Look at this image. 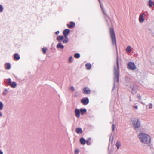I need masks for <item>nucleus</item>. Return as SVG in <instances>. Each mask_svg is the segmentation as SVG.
<instances>
[{
	"mask_svg": "<svg viewBox=\"0 0 154 154\" xmlns=\"http://www.w3.org/2000/svg\"><path fill=\"white\" fill-rule=\"evenodd\" d=\"M79 152V150L78 149H75L74 151V153L75 154H78Z\"/></svg>",
	"mask_w": 154,
	"mask_h": 154,
	"instance_id": "c756f323",
	"label": "nucleus"
},
{
	"mask_svg": "<svg viewBox=\"0 0 154 154\" xmlns=\"http://www.w3.org/2000/svg\"><path fill=\"white\" fill-rule=\"evenodd\" d=\"M81 101L83 105H86L89 103V100L88 98H85L82 99Z\"/></svg>",
	"mask_w": 154,
	"mask_h": 154,
	"instance_id": "1a4fd4ad",
	"label": "nucleus"
},
{
	"mask_svg": "<svg viewBox=\"0 0 154 154\" xmlns=\"http://www.w3.org/2000/svg\"><path fill=\"white\" fill-rule=\"evenodd\" d=\"M128 68L131 70H134L136 69V66L135 64L131 62L128 63Z\"/></svg>",
	"mask_w": 154,
	"mask_h": 154,
	"instance_id": "0eeeda50",
	"label": "nucleus"
},
{
	"mask_svg": "<svg viewBox=\"0 0 154 154\" xmlns=\"http://www.w3.org/2000/svg\"><path fill=\"white\" fill-rule=\"evenodd\" d=\"M132 48V47L130 45L128 46L126 48V52L128 53H129L131 51Z\"/></svg>",
	"mask_w": 154,
	"mask_h": 154,
	"instance_id": "9b49d317",
	"label": "nucleus"
},
{
	"mask_svg": "<svg viewBox=\"0 0 154 154\" xmlns=\"http://www.w3.org/2000/svg\"><path fill=\"white\" fill-rule=\"evenodd\" d=\"M46 48H42V50L44 53H45L46 52Z\"/></svg>",
	"mask_w": 154,
	"mask_h": 154,
	"instance_id": "473e14b6",
	"label": "nucleus"
},
{
	"mask_svg": "<svg viewBox=\"0 0 154 154\" xmlns=\"http://www.w3.org/2000/svg\"><path fill=\"white\" fill-rule=\"evenodd\" d=\"M57 48H60L61 49H63L64 48V46L61 43L59 42L57 45Z\"/></svg>",
	"mask_w": 154,
	"mask_h": 154,
	"instance_id": "4468645a",
	"label": "nucleus"
},
{
	"mask_svg": "<svg viewBox=\"0 0 154 154\" xmlns=\"http://www.w3.org/2000/svg\"><path fill=\"white\" fill-rule=\"evenodd\" d=\"M14 58L16 60H19L20 58L19 55L17 53H16L14 54Z\"/></svg>",
	"mask_w": 154,
	"mask_h": 154,
	"instance_id": "a211bd4d",
	"label": "nucleus"
},
{
	"mask_svg": "<svg viewBox=\"0 0 154 154\" xmlns=\"http://www.w3.org/2000/svg\"><path fill=\"white\" fill-rule=\"evenodd\" d=\"M70 30L68 29H65L63 32V34L64 36L65 39L63 40V43H66L68 42V38L67 37L68 34L70 32Z\"/></svg>",
	"mask_w": 154,
	"mask_h": 154,
	"instance_id": "423d86ee",
	"label": "nucleus"
},
{
	"mask_svg": "<svg viewBox=\"0 0 154 154\" xmlns=\"http://www.w3.org/2000/svg\"><path fill=\"white\" fill-rule=\"evenodd\" d=\"M80 142L82 144L84 145L85 144L86 140L83 138H81L80 139Z\"/></svg>",
	"mask_w": 154,
	"mask_h": 154,
	"instance_id": "f3484780",
	"label": "nucleus"
},
{
	"mask_svg": "<svg viewBox=\"0 0 154 154\" xmlns=\"http://www.w3.org/2000/svg\"><path fill=\"white\" fill-rule=\"evenodd\" d=\"M80 56V54L79 53H76L74 54V57L76 58H79Z\"/></svg>",
	"mask_w": 154,
	"mask_h": 154,
	"instance_id": "bb28decb",
	"label": "nucleus"
},
{
	"mask_svg": "<svg viewBox=\"0 0 154 154\" xmlns=\"http://www.w3.org/2000/svg\"><path fill=\"white\" fill-rule=\"evenodd\" d=\"M64 36H57V39L59 42H60L62 40H64Z\"/></svg>",
	"mask_w": 154,
	"mask_h": 154,
	"instance_id": "2eb2a0df",
	"label": "nucleus"
},
{
	"mask_svg": "<svg viewBox=\"0 0 154 154\" xmlns=\"http://www.w3.org/2000/svg\"><path fill=\"white\" fill-rule=\"evenodd\" d=\"M60 33V32L58 31H57L56 32V34L57 35L58 34H59Z\"/></svg>",
	"mask_w": 154,
	"mask_h": 154,
	"instance_id": "4c0bfd02",
	"label": "nucleus"
},
{
	"mask_svg": "<svg viewBox=\"0 0 154 154\" xmlns=\"http://www.w3.org/2000/svg\"><path fill=\"white\" fill-rule=\"evenodd\" d=\"M86 66L87 69L88 70L90 69L91 67V65L90 64H86Z\"/></svg>",
	"mask_w": 154,
	"mask_h": 154,
	"instance_id": "393cba45",
	"label": "nucleus"
},
{
	"mask_svg": "<svg viewBox=\"0 0 154 154\" xmlns=\"http://www.w3.org/2000/svg\"><path fill=\"white\" fill-rule=\"evenodd\" d=\"M116 125L114 124L112 125V129L113 131H114L115 129Z\"/></svg>",
	"mask_w": 154,
	"mask_h": 154,
	"instance_id": "72a5a7b5",
	"label": "nucleus"
},
{
	"mask_svg": "<svg viewBox=\"0 0 154 154\" xmlns=\"http://www.w3.org/2000/svg\"><path fill=\"white\" fill-rule=\"evenodd\" d=\"M76 132L78 134H81L83 132V130L81 128H77L75 130Z\"/></svg>",
	"mask_w": 154,
	"mask_h": 154,
	"instance_id": "ddd939ff",
	"label": "nucleus"
},
{
	"mask_svg": "<svg viewBox=\"0 0 154 154\" xmlns=\"http://www.w3.org/2000/svg\"><path fill=\"white\" fill-rule=\"evenodd\" d=\"M116 145L117 149H119L121 146V144L120 142H117Z\"/></svg>",
	"mask_w": 154,
	"mask_h": 154,
	"instance_id": "412c9836",
	"label": "nucleus"
},
{
	"mask_svg": "<svg viewBox=\"0 0 154 154\" xmlns=\"http://www.w3.org/2000/svg\"><path fill=\"white\" fill-rule=\"evenodd\" d=\"M147 78L145 76H141L139 79V82L140 83L142 86L145 87L147 84Z\"/></svg>",
	"mask_w": 154,
	"mask_h": 154,
	"instance_id": "7ed1b4c3",
	"label": "nucleus"
},
{
	"mask_svg": "<svg viewBox=\"0 0 154 154\" xmlns=\"http://www.w3.org/2000/svg\"><path fill=\"white\" fill-rule=\"evenodd\" d=\"M138 137L140 141L143 144L149 146L151 144L152 137L149 134L143 132H140Z\"/></svg>",
	"mask_w": 154,
	"mask_h": 154,
	"instance_id": "f257e3e1",
	"label": "nucleus"
},
{
	"mask_svg": "<svg viewBox=\"0 0 154 154\" xmlns=\"http://www.w3.org/2000/svg\"><path fill=\"white\" fill-rule=\"evenodd\" d=\"M3 8L2 6L0 5V12H2L3 11Z\"/></svg>",
	"mask_w": 154,
	"mask_h": 154,
	"instance_id": "2f4dec72",
	"label": "nucleus"
},
{
	"mask_svg": "<svg viewBox=\"0 0 154 154\" xmlns=\"http://www.w3.org/2000/svg\"><path fill=\"white\" fill-rule=\"evenodd\" d=\"M152 106H153V105L152 104H149V105L148 107H149V109L152 108Z\"/></svg>",
	"mask_w": 154,
	"mask_h": 154,
	"instance_id": "f704fd0d",
	"label": "nucleus"
},
{
	"mask_svg": "<svg viewBox=\"0 0 154 154\" xmlns=\"http://www.w3.org/2000/svg\"><path fill=\"white\" fill-rule=\"evenodd\" d=\"M73 60V58L72 56H70L68 60V62L69 63H71L72 62Z\"/></svg>",
	"mask_w": 154,
	"mask_h": 154,
	"instance_id": "5701e85b",
	"label": "nucleus"
},
{
	"mask_svg": "<svg viewBox=\"0 0 154 154\" xmlns=\"http://www.w3.org/2000/svg\"><path fill=\"white\" fill-rule=\"evenodd\" d=\"M2 114L1 112H0V117H1L2 116Z\"/></svg>",
	"mask_w": 154,
	"mask_h": 154,
	"instance_id": "ea45409f",
	"label": "nucleus"
},
{
	"mask_svg": "<svg viewBox=\"0 0 154 154\" xmlns=\"http://www.w3.org/2000/svg\"><path fill=\"white\" fill-rule=\"evenodd\" d=\"M8 83L9 85H10V84L12 82L11 81V79L10 78H8Z\"/></svg>",
	"mask_w": 154,
	"mask_h": 154,
	"instance_id": "7c9ffc66",
	"label": "nucleus"
},
{
	"mask_svg": "<svg viewBox=\"0 0 154 154\" xmlns=\"http://www.w3.org/2000/svg\"><path fill=\"white\" fill-rule=\"evenodd\" d=\"M0 154H3V152L2 151L0 150Z\"/></svg>",
	"mask_w": 154,
	"mask_h": 154,
	"instance_id": "58836bf2",
	"label": "nucleus"
},
{
	"mask_svg": "<svg viewBox=\"0 0 154 154\" xmlns=\"http://www.w3.org/2000/svg\"><path fill=\"white\" fill-rule=\"evenodd\" d=\"M10 85L13 88H15L16 87L17 84L15 82H13L11 83Z\"/></svg>",
	"mask_w": 154,
	"mask_h": 154,
	"instance_id": "dca6fc26",
	"label": "nucleus"
},
{
	"mask_svg": "<svg viewBox=\"0 0 154 154\" xmlns=\"http://www.w3.org/2000/svg\"><path fill=\"white\" fill-rule=\"evenodd\" d=\"M84 92L85 94H88L90 92V90L88 88L85 87L83 89Z\"/></svg>",
	"mask_w": 154,
	"mask_h": 154,
	"instance_id": "f8f14e48",
	"label": "nucleus"
},
{
	"mask_svg": "<svg viewBox=\"0 0 154 154\" xmlns=\"http://www.w3.org/2000/svg\"><path fill=\"white\" fill-rule=\"evenodd\" d=\"M80 111L81 114L83 115L86 112L87 109H81Z\"/></svg>",
	"mask_w": 154,
	"mask_h": 154,
	"instance_id": "6ab92c4d",
	"label": "nucleus"
},
{
	"mask_svg": "<svg viewBox=\"0 0 154 154\" xmlns=\"http://www.w3.org/2000/svg\"><path fill=\"white\" fill-rule=\"evenodd\" d=\"M110 33L112 44L113 45H116V36L114 30L112 28H110Z\"/></svg>",
	"mask_w": 154,
	"mask_h": 154,
	"instance_id": "39448f33",
	"label": "nucleus"
},
{
	"mask_svg": "<svg viewBox=\"0 0 154 154\" xmlns=\"http://www.w3.org/2000/svg\"><path fill=\"white\" fill-rule=\"evenodd\" d=\"M130 123L131 125L135 128H138L140 126V122L137 118H132L131 119Z\"/></svg>",
	"mask_w": 154,
	"mask_h": 154,
	"instance_id": "f03ea898",
	"label": "nucleus"
},
{
	"mask_svg": "<svg viewBox=\"0 0 154 154\" xmlns=\"http://www.w3.org/2000/svg\"><path fill=\"white\" fill-rule=\"evenodd\" d=\"M75 113L76 117L79 118L80 117V111L78 109H75Z\"/></svg>",
	"mask_w": 154,
	"mask_h": 154,
	"instance_id": "9d476101",
	"label": "nucleus"
},
{
	"mask_svg": "<svg viewBox=\"0 0 154 154\" xmlns=\"http://www.w3.org/2000/svg\"><path fill=\"white\" fill-rule=\"evenodd\" d=\"M5 67L7 69H10L11 68L10 64L8 63L6 64L5 65Z\"/></svg>",
	"mask_w": 154,
	"mask_h": 154,
	"instance_id": "b1692460",
	"label": "nucleus"
},
{
	"mask_svg": "<svg viewBox=\"0 0 154 154\" xmlns=\"http://www.w3.org/2000/svg\"><path fill=\"white\" fill-rule=\"evenodd\" d=\"M145 14L144 13H142L140 14L138 19L140 23H142L144 22L145 21Z\"/></svg>",
	"mask_w": 154,
	"mask_h": 154,
	"instance_id": "6e6552de",
	"label": "nucleus"
},
{
	"mask_svg": "<svg viewBox=\"0 0 154 154\" xmlns=\"http://www.w3.org/2000/svg\"><path fill=\"white\" fill-rule=\"evenodd\" d=\"M89 140H87L86 141L88 145H90L91 144V143L89 142Z\"/></svg>",
	"mask_w": 154,
	"mask_h": 154,
	"instance_id": "c9c22d12",
	"label": "nucleus"
},
{
	"mask_svg": "<svg viewBox=\"0 0 154 154\" xmlns=\"http://www.w3.org/2000/svg\"><path fill=\"white\" fill-rule=\"evenodd\" d=\"M91 138H89V139H88V140H91Z\"/></svg>",
	"mask_w": 154,
	"mask_h": 154,
	"instance_id": "37998d69",
	"label": "nucleus"
},
{
	"mask_svg": "<svg viewBox=\"0 0 154 154\" xmlns=\"http://www.w3.org/2000/svg\"><path fill=\"white\" fill-rule=\"evenodd\" d=\"M137 98H138V100H139V101H140L141 100V96L139 94H137Z\"/></svg>",
	"mask_w": 154,
	"mask_h": 154,
	"instance_id": "c85d7f7f",
	"label": "nucleus"
},
{
	"mask_svg": "<svg viewBox=\"0 0 154 154\" xmlns=\"http://www.w3.org/2000/svg\"><path fill=\"white\" fill-rule=\"evenodd\" d=\"M75 25V23L74 22H71L70 23V24H68L67 26L69 27V28H71L74 27Z\"/></svg>",
	"mask_w": 154,
	"mask_h": 154,
	"instance_id": "aec40b11",
	"label": "nucleus"
},
{
	"mask_svg": "<svg viewBox=\"0 0 154 154\" xmlns=\"http://www.w3.org/2000/svg\"><path fill=\"white\" fill-rule=\"evenodd\" d=\"M117 67H114V82H118L119 81L118 78V68H119V64L118 63V60H117Z\"/></svg>",
	"mask_w": 154,
	"mask_h": 154,
	"instance_id": "20e7f679",
	"label": "nucleus"
},
{
	"mask_svg": "<svg viewBox=\"0 0 154 154\" xmlns=\"http://www.w3.org/2000/svg\"><path fill=\"white\" fill-rule=\"evenodd\" d=\"M2 94L4 95H6V93L5 92H3Z\"/></svg>",
	"mask_w": 154,
	"mask_h": 154,
	"instance_id": "a19ab883",
	"label": "nucleus"
},
{
	"mask_svg": "<svg viewBox=\"0 0 154 154\" xmlns=\"http://www.w3.org/2000/svg\"><path fill=\"white\" fill-rule=\"evenodd\" d=\"M4 106L3 103L1 101H0V110H2L3 109Z\"/></svg>",
	"mask_w": 154,
	"mask_h": 154,
	"instance_id": "a878e982",
	"label": "nucleus"
},
{
	"mask_svg": "<svg viewBox=\"0 0 154 154\" xmlns=\"http://www.w3.org/2000/svg\"><path fill=\"white\" fill-rule=\"evenodd\" d=\"M134 108L135 109H138V107L136 105L134 106Z\"/></svg>",
	"mask_w": 154,
	"mask_h": 154,
	"instance_id": "e433bc0d",
	"label": "nucleus"
},
{
	"mask_svg": "<svg viewBox=\"0 0 154 154\" xmlns=\"http://www.w3.org/2000/svg\"><path fill=\"white\" fill-rule=\"evenodd\" d=\"M153 5V2L151 0H149L148 1V6L149 7H151Z\"/></svg>",
	"mask_w": 154,
	"mask_h": 154,
	"instance_id": "4be33fe9",
	"label": "nucleus"
},
{
	"mask_svg": "<svg viewBox=\"0 0 154 154\" xmlns=\"http://www.w3.org/2000/svg\"><path fill=\"white\" fill-rule=\"evenodd\" d=\"M69 88L70 90H71L72 91H74L75 90V88L73 86H71Z\"/></svg>",
	"mask_w": 154,
	"mask_h": 154,
	"instance_id": "cd10ccee",
	"label": "nucleus"
},
{
	"mask_svg": "<svg viewBox=\"0 0 154 154\" xmlns=\"http://www.w3.org/2000/svg\"><path fill=\"white\" fill-rule=\"evenodd\" d=\"M7 91V89H5V91Z\"/></svg>",
	"mask_w": 154,
	"mask_h": 154,
	"instance_id": "79ce46f5",
	"label": "nucleus"
}]
</instances>
